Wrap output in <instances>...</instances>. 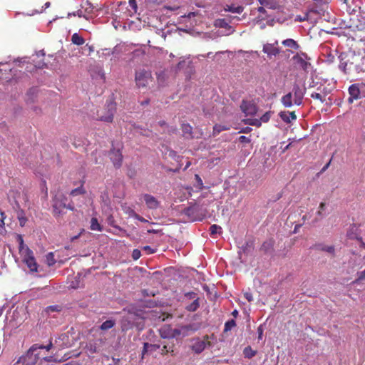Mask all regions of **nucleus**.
<instances>
[{"label":"nucleus","mask_w":365,"mask_h":365,"mask_svg":"<svg viewBox=\"0 0 365 365\" xmlns=\"http://www.w3.org/2000/svg\"><path fill=\"white\" fill-rule=\"evenodd\" d=\"M61 310V307L58 305H51L46 308V312L48 313L54 312H60Z\"/></svg>","instance_id":"obj_38"},{"label":"nucleus","mask_w":365,"mask_h":365,"mask_svg":"<svg viewBox=\"0 0 365 365\" xmlns=\"http://www.w3.org/2000/svg\"><path fill=\"white\" fill-rule=\"evenodd\" d=\"M134 218L138 220H139V221H140V222H148L145 218H143V217H141L138 214H137Z\"/></svg>","instance_id":"obj_57"},{"label":"nucleus","mask_w":365,"mask_h":365,"mask_svg":"<svg viewBox=\"0 0 365 365\" xmlns=\"http://www.w3.org/2000/svg\"><path fill=\"white\" fill-rule=\"evenodd\" d=\"M282 44L284 46L293 48L294 50H298L299 48V45L297 43L296 41L292 38H287L282 41Z\"/></svg>","instance_id":"obj_25"},{"label":"nucleus","mask_w":365,"mask_h":365,"mask_svg":"<svg viewBox=\"0 0 365 365\" xmlns=\"http://www.w3.org/2000/svg\"><path fill=\"white\" fill-rule=\"evenodd\" d=\"M66 207V197L63 195H56L53 199V215L58 217L62 215L63 209Z\"/></svg>","instance_id":"obj_5"},{"label":"nucleus","mask_w":365,"mask_h":365,"mask_svg":"<svg viewBox=\"0 0 365 365\" xmlns=\"http://www.w3.org/2000/svg\"><path fill=\"white\" fill-rule=\"evenodd\" d=\"M90 228L91 230L96 231H102L103 230L102 226L98 223V221L96 217L91 218Z\"/></svg>","instance_id":"obj_33"},{"label":"nucleus","mask_w":365,"mask_h":365,"mask_svg":"<svg viewBox=\"0 0 365 365\" xmlns=\"http://www.w3.org/2000/svg\"><path fill=\"white\" fill-rule=\"evenodd\" d=\"M364 279H365V269L358 273V277L354 282L358 283Z\"/></svg>","instance_id":"obj_46"},{"label":"nucleus","mask_w":365,"mask_h":365,"mask_svg":"<svg viewBox=\"0 0 365 365\" xmlns=\"http://www.w3.org/2000/svg\"><path fill=\"white\" fill-rule=\"evenodd\" d=\"M71 15H73V16L77 15L78 17L84 16L83 11L81 10L77 11L76 14V13H73V14L69 13L68 14V16H70Z\"/></svg>","instance_id":"obj_55"},{"label":"nucleus","mask_w":365,"mask_h":365,"mask_svg":"<svg viewBox=\"0 0 365 365\" xmlns=\"http://www.w3.org/2000/svg\"><path fill=\"white\" fill-rule=\"evenodd\" d=\"M330 163H331V160H329V162L324 166V168H322V172L325 171L328 168V167L329 166Z\"/></svg>","instance_id":"obj_61"},{"label":"nucleus","mask_w":365,"mask_h":365,"mask_svg":"<svg viewBox=\"0 0 365 365\" xmlns=\"http://www.w3.org/2000/svg\"><path fill=\"white\" fill-rule=\"evenodd\" d=\"M86 192L85 188L83 187V182L81 183V186L78 187L72 190L70 192V195L72 197L77 196L78 195H84Z\"/></svg>","instance_id":"obj_30"},{"label":"nucleus","mask_w":365,"mask_h":365,"mask_svg":"<svg viewBox=\"0 0 365 365\" xmlns=\"http://www.w3.org/2000/svg\"><path fill=\"white\" fill-rule=\"evenodd\" d=\"M279 115L281 118V119L287 123H290L291 120L297 119V115L295 114V112H294V111H292V112L281 111L279 113Z\"/></svg>","instance_id":"obj_18"},{"label":"nucleus","mask_w":365,"mask_h":365,"mask_svg":"<svg viewBox=\"0 0 365 365\" xmlns=\"http://www.w3.org/2000/svg\"><path fill=\"white\" fill-rule=\"evenodd\" d=\"M143 250L146 251L148 254H153L155 252V250L148 245L144 246Z\"/></svg>","instance_id":"obj_51"},{"label":"nucleus","mask_w":365,"mask_h":365,"mask_svg":"<svg viewBox=\"0 0 365 365\" xmlns=\"http://www.w3.org/2000/svg\"><path fill=\"white\" fill-rule=\"evenodd\" d=\"M274 240H269L265 241L261 246V250L264 253L271 252L273 250Z\"/></svg>","instance_id":"obj_23"},{"label":"nucleus","mask_w":365,"mask_h":365,"mask_svg":"<svg viewBox=\"0 0 365 365\" xmlns=\"http://www.w3.org/2000/svg\"><path fill=\"white\" fill-rule=\"evenodd\" d=\"M244 297L250 302L253 300L252 294L250 292H245Z\"/></svg>","instance_id":"obj_52"},{"label":"nucleus","mask_w":365,"mask_h":365,"mask_svg":"<svg viewBox=\"0 0 365 365\" xmlns=\"http://www.w3.org/2000/svg\"><path fill=\"white\" fill-rule=\"evenodd\" d=\"M46 262L48 266H53L56 263L53 252H49L46 255Z\"/></svg>","instance_id":"obj_37"},{"label":"nucleus","mask_w":365,"mask_h":365,"mask_svg":"<svg viewBox=\"0 0 365 365\" xmlns=\"http://www.w3.org/2000/svg\"><path fill=\"white\" fill-rule=\"evenodd\" d=\"M307 19L306 17H301L300 16H296V19H295V21H299V22H302V21H304Z\"/></svg>","instance_id":"obj_59"},{"label":"nucleus","mask_w":365,"mask_h":365,"mask_svg":"<svg viewBox=\"0 0 365 365\" xmlns=\"http://www.w3.org/2000/svg\"><path fill=\"white\" fill-rule=\"evenodd\" d=\"M330 93V90L327 86L320 83L316 90L311 93L310 96L314 100H318L321 103H324L327 101V96Z\"/></svg>","instance_id":"obj_6"},{"label":"nucleus","mask_w":365,"mask_h":365,"mask_svg":"<svg viewBox=\"0 0 365 365\" xmlns=\"http://www.w3.org/2000/svg\"><path fill=\"white\" fill-rule=\"evenodd\" d=\"M215 26L220 28H226L228 26V24L225 19H217L215 21Z\"/></svg>","instance_id":"obj_40"},{"label":"nucleus","mask_w":365,"mask_h":365,"mask_svg":"<svg viewBox=\"0 0 365 365\" xmlns=\"http://www.w3.org/2000/svg\"><path fill=\"white\" fill-rule=\"evenodd\" d=\"M232 316H233V317H237V315H238V312H237V310L235 309V310L232 312Z\"/></svg>","instance_id":"obj_63"},{"label":"nucleus","mask_w":365,"mask_h":365,"mask_svg":"<svg viewBox=\"0 0 365 365\" xmlns=\"http://www.w3.org/2000/svg\"><path fill=\"white\" fill-rule=\"evenodd\" d=\"M116 111V104L114 102H108L106 108L98 112V119L101 121L111 123Z\"/></svg>","instance_id":"obj_4"},{"label":"nucleus","mask_w":365,"mask_h":365,"mask_svg":"<svg viewBox=\"0 0 365 365\" xmlns=\"http://www.w3.org/2000/svg\"><path fill=\"white\" fill-rule=\"evenodd\" d=\"M42 360L46 362L56 361L55 359H53V356H45L42 359Z\"/></svg>","instance_id":"obj_56"},{"label":"nucleus","mask_w":365,"mask_h":365,"mask_svg":"<svg viewBox=\"0 0 365 365\" xmlns=\"http://www.w3.org/2000/svg\"><path fill=\"white\" fill-rule=\"evenodd\" d=\"M177 130H178V129H177V128H176V127H172V128H170V133H176V132H177Z\"/></svg>","instance_id":"obj_64"},{"label":"nucleus","mask_w":365,"mask_h":365,"mask_svg":"<svg viewBox=\"0 0 365 365\" xmlns=\"http://www.w3.org/2000/svg\"><path fill=\"white\" fill-rule=\"evenodd\" d=\"M128 4L130 7L132 9V11H130V12H132L133 14H135L138 10V5L136 0H128Z\"/></svg>","instance_id":"obj_39"},{"label":"nucleus","mask_w":365,"mask_h":365,"mask_svg":"<svg viewBox=\"0 0 365 365\" xmlns=\"http://www.w3.org/2000/svg\"><path fill=\"white\" fill-rule=\"evenodd\" d=\"M5 213L0 210V227H3L4 226V220H5Z\"/></svg>","instance_id":"obj_49"},{"label":"nucleus","mask_w":365,"mask_h":365,"mask_svg":"<svg viewBox=\"0 0 365 365\" xmlns=\"http://www.w3.org/2000/svg\"><path fill=\"white\" fill-rule=\"evenodd\" d=\"M192 341L193 343L191 346V349L195 354H200L205 350L206 346H210L208 335L204 336L202 339L197 338L193 339Z\"/></svg>","instance_id":"obj_7"},{"label":"nucleus","mask_w":365,"mask_h":365,"mask_svg":"<svg viewBox=\"0 0 365 365\" xmlns=\"http://www.w3.org/2000/svg\"><path fill=\"white\" fill-rule=\"evenodd\" d=\"M261 5L271 9H276L279 7L278 0H258Z\"/></svg>","instance_id":"obj_22"},{"label":"nucleus","mask_w":365,"mask_h":365,"mask_svg":"<svg viewBox=\"0 0 365 365\" xmlns=\"http://www.w3.org/2000/svg\"><path fill=\"white\" fill-rule=\"evenodd\" d=\"M278 44V41H276L274 43H267L263 46V52L267 53L268 56L272 57V56H276L280 52L279 49L276 47Z\"/></svg>","instance_id":"obj_15"},{"label":"nucleus","mask_w":365,"mask_h":365,"mask_svg":"<svg viewBox=\"0 0 365 365\" xmlns=\"http://www.w3.org/2000/svg\"><path fill=\"white\" fill-rule=\"evenodd\" d=\"M339 68L344 73H358L361 70L360 63L361 58L354 53H341L339 56Z\"/></svg>","instance_id":"obj_1"},{"label":"nucleus","mask_w":365,"mask_h":365,"mask_svg":"<svg viewBox=\"0 0 365 365\" xmlns=\"http://www.w3.org/2000/svg\"><path fill=\"white\" fill-rule=\"evenodd\" d=\"M141 256V252L138 249L133 250L132 252V257L134 260L138 259Z\"/></svg>","instance_id":"obj_42"},{"label":"nucleus","mask_w":365,"mask_h":365,"mask_svg":"<svg viewBox=\"0 0 365 365\" xmlns=\"http://www.w3.org/2000/svg\"><path fill=\"white\" fill-rule=\"evenodd\" d=\"M37 347L32 346L24 356L23 365H35L38 359V354L36 353Z\"/></svg>","instance_id":"obj_11"},{"label":"nucleus","mask_w":365,"mask_h":365,"mask_svg":"<svg viewBox=\"0 0 365 365\" xmlns=\"http://www.w3.org/2000/svg\"><path fill=\"white\" fill-rule=\"evenodd\" d=\"M259 13H262V14H264L266 12V10L263 7V6H259L258 9H257Z\"/></svg>","instance_id":"obj_60"},{"label":"nucleus","mask_w":365,"mask_h":365,"mask_svg":"<svg viewBox=\"0 0 365 365\" xmlns=\"http://www.w3.org/2000/svg\"><path fill=\"white\" fill-rule=\"evenodd\" d=\"M115 324V320L109 319L106 320V322H103L102 324L100 327V329L103 331L108 330L111 328H113Z\"/></svg>","instance_id":"obj_32"},{"label":"nucleus","mask_w":365,"mask_h":365,"mask_svg":"<svg viewBox=\"0 0 365 365\" xmlns=\"http://www.w3.org/2000/svg\"><path fill=\"white\" fill-rule=\"evenodd\" d=\"M66 208L70 210H74V207L73 205H71V204H68V205H66Z\"/></svg>","instance_id":"obj_62"},{"label":"nucleus","mask_w":365,"mask_h":365,"mask_svg":"<svg viewBox=\"0 0 365 365\" xmlns=\"http://www.w3.org/2000/svg\"><path fill=\"white\" fill-rule=\"evenodd\" d=\"M240 108L246 115H252L255 113V107L249 101L243 100L240 105Z\"/></svg>","instance_id":"obj_17"},{"label":"nucleus","mask_w":365,"mask_h":365,"mask_svg":"<svg viewBox=\"0 0 365 365\" xmlns=\"http://www.w3.org/2000/svg\"><path fill=\"white\" fill-rule=\"evenodd\" d=\"M245 357L251 359L257 354L256 351L252 350L250 346L245 347L243 351Z\"/></svg>","instance_id":"obj_34"},{"label":"nucleus","mask_w":365,"mask_h":365,"mask_svg":"<svg viewBox=\"0 0 365 365\" xmlns=\"http://www.w3.org/2000/svg\"><path fill=\"white\" fill-rule=\"evenodd\" d=\"M271 117L270 112H266L264 115L260 118V121L263 123H267Z\"/></svg>","instance_id":"obj_44"},{"label":"nucleus","mask_w":365,"mask_h":365,"mask_svg":"<svg viewBox=\"0 0 365 365\" xmlns=\"http://www.w3.org/2000/svg\"><path fill=\"white\" fill-rule=\"evenodd\" d=\"M24 262L26 263L31 272H37L38 264L31 249H26V255L22 256Z\"/></svg>","instance_id":"obj_10"},{"label":"nucleus","mask_w":365,"mask_h":365,"mask_svg":"<svg viewBox=\"0 0 365 365\" xmlns=\"http://www.w3.org/2000/svg\"><path fill=\"white\" fill-rule=\"evenodd\" d=\"M314 249L319 251L328 252L332 256L335 255V248L333 245H324L322 244H317L314 246Z\"/></svg>","instance_id":"obj_20"},{"label":"nucleus","mask_w":365,"mask_h":365,"mask_svg":"<svg viewBox=\"0 0 365 365\" xmlns=\"http://www.w3.org/2000/svg\"><path fill=\"white\" fill-rule=\"evenodd\" d=\"M221 229L222 228H221L220 226L214 224V225H211L210 227V234L212 235H213L217 233L218 230H221Z\"/></svg>","instance_id":"obj_41"},{"label":"nucleus","mask_w":365,"mask_h":365,"mask_svg":"<svg viewBox=\"0 0 365 365\" xmlns=\"http://www.w3.org/2000/svg\"><path fill=\"white\" fill-rule=\"evenodd\" d=\"M182 135L187 139L194 138L192 135V127L189 123H182L181 125Z\"/></svg>","instance_id":"obj_19"},{"label":"nucleus","mask_w":365,"mask_h":365,"mask_svg":"<svg viewBox=\"0 0 365 365\" xmlns=\"http://www.w3.org/2000/svg\"><path fill=\"white\" fill-rule=\"evenodd\" d=\"M293 59L296 61V63L304 71L308 68L309 63L306 61L302 57L299 55H296L293 57Z\"/></svg>","instance_id":"obj_24"},{"label":"nucleus","mask_w":365,"mask_h":365,"mask_svg":"<svg viewBox=\"0 0 365 365\" xmlns=\"http://www.w3.org/2000/svg\"><path fill=\"white\" fill-rule=\"evenodd\" d=\"M198 300H199L198 298L195 299L190 304H189L187 307V310H188L189 312L196 311L200 306Z\"/></svg>","instance_id":"obj_35"},{"label":"nucleus","mask_w":365,"mask_h":365,"mask_svg":"<svg viewBox=\"0 0 365 365\" xmlns=\"http://www.w3.org/2000/svg\"><path fill=\"white\" fill-rule=\"evenodd\" d=\"M174 346L175 344L173 343L171 345H164L161 350V354L166 355L167 354L170 353L172 356H175V353L174 351Z\"/></svg>","instance_id":"obj_29"},{"label":"nucleus","mask_w":365,"mask_h":365,"mask_svg":"<svg viewBox=\"0 0 365 365\" xmlns=\"http://www.w3.org/2000/svg\"><path fill=\"white\" fill-rule=\"evenodd\" d=\"M109 155L115 167L119 168L121 166L123 155L119 150H111Z\"/></svg>","instance_id":"obj_14"},{"label":"nucleus","mask_w":365,"mask_h":365,"mask_svg":"<svg viewBox=\"0 0 365 365\" xmlns=\"http://www.w3.org/2000/svg\"><path fill=\"white\" fill-rule=\"evenodd\" d=\"M257 334H258V339H262V335H263V329H262V326H259L257 328Z\"/></svg>","instance_id":"obj_53"},{"label":"nucleus","mask_w":365,"mask_h":365,"mask_svg":"<svg viewBox=\"0 0 365 365\" xmlns=\"http://www.w3.org/2000/svg\"><path fill=\"white\" fill-rule=\"evenodd\" d=\"M238 140H239V142H240L242 143H250V138L246 137V136H245V135L240 136Z\"/></svg>","instance_id":"obj_50"},{"label":"nucleus","mask_w":365,"mask_h":365,"mask_svg":"<svg viewBox=\"0 0 365 365\" xmlns=\"http://www.w3.org/2000/svg\"><path fill=\"white\" fill-rule=\"evenodd\" d=\"M180 334V331L172 329L170 327H163L160 329V335L163 339H173Z\"/></svg>","instance_id":"obj_13"},{"label":"nucleus","mask_w":365,"mask_h":365,"mask_svg":"<svg viewBox=\"0 0 365 365\" xmlns=\"http://www.w3.org/2000/svg\"><path fill=\"white\" fill-rule=\"evenodd\" d=\"M150 344L148 343V342H145L144 344H143V351H142V358L144 357V355L148 351H150Z\"/></svg>","instance_id":"obj_48"},{"label":"nucleus","mask_w":365,"mask_h":365,"mask_svg":"<svg viewBox=\"0 0 365 365\" xmlns=\"http://www.w3.org/2000/svg\"><path fill=\"white\" fill-rule=\"evenodd\" d=\"M34 346H36L37 347V351H36V353H38L39 354V351H38V349H46L47 351H49L52 346H53V344L51 341L49 342V344L46 346H38L36 344H34Z\"/></svg>","instance_id":"obj_43"},{"label":"nucleus","mask_w":365,"mask_h":365,"mask_svg":"<svg viewBox=\"0 0 365 365\" xmlns=\"http://www.w3.org/2000/svg\"><path fill=\"white\" fill-rule=\"evenodd\" d=\"M235 326H236L235 321L234 319H230L225 322L224 331H230Z\"/></svg>","instance_id":"obj_36"},{"label":"nucleus","mask_w":365,"mask_h":365,"mask_svg":"<svg viewBox=\"0 0 365 365\" xmlns=\"http://www.w3.org/2000/svg\"><path fill=\"white\" fill-rule=\"evenodd\" d=\"M143 197L148 208L155 210L159 207L160 202L154 196L150 194H144Z\"/></svg>","instance_id":"obj_12"},{"label":"nucleus","mask_w":365,"mask_h":365,"mask_svg":"<svg viewBox=\"0 0 365 365\" xmlns=\"http://www.w3.org/2000/svg\"><path fill=\"white\" fill-rule=\"evenodd\" d=\"M225 10L232 13L241 14L243 11L244 8L242 6H235L234 5H227L226 8H225Z\"/></svg>","instance_id":"obj_31"},{"label":"nucleus","mask_w":365,"mask_h":365,"mask_svg":"<svg viewBox=\"0 0 365 365\" xmlns=\"http://www.w3.org/2000/svg\"><path fill=\"white\" fill-rule=\"evenodd\" d=\"M325 207H326V203L325 202H321L319 204V210L317 211V214L319 215V216H321L322 217L323 216V211L325 210Z\"/></svg>","instance_id":"obj_45"},{"label":"nucleus","mask_w":365,"mask_h":365,"mask_svg":"<svg viewBox=\"0 0 365 365\" xmlns=\"http://www.w3.org/2000/svg\"><path fill=\"white\" fill-rule=\"evenodd\" d=\"M18 242H19V251L21 255V256H24L26 255V249H29V247L24 245V239L21 235H19L17 237Z\"/></svg>","instance_id":"obj_26"},{"label":"nucleus","mask_w":365,"mask_h":365,"mask_svg":"<svg viewBox=\"0 0 365 365\" xmlns=\"http://www.w3.org/2000/svg\"><path fill=\"white\" fill-rule=\"evenodd\" d=\"M19 223H20L21 226H24V225L26 222V219L25 217H19Z\"/></svg>","instance_id":"obj_58"},{"label":"nucleus","mask_w":365,"mask_h":365,"mask_svg":"<svg viewBox=\"0 0 365 365\" xmlns=\"http://www.w3.org/2000/svg\"><path fill=\"white\" fill-rule=\"evenodd\" d=\"M151 81V74L145 71H140L135 74V82L138 88H145Z\"/></svg>","instance_id":"obj_9"},{"label":"nucleus","mask_w":365,"mask_h":365,"mask_svg":"<svg viewBox=\"0 0 365 365\" xmlns=\"http://www.w3.org/2000/svg\"><path fill=\"white\" fill-rule=\"evenodd\" d=\"M229 129H230V127L227 125L216 124L213 127L212 135H213V136H216L220 132L224 131V130H227Z\"/></svg>","instance_id":"obj_28"},{"label":"nucleus","mask_w":365,"mask_h":365,"mask_svg":"<svg viewBox=\"0 0 365 365\" xmlns=\"http://www.w3.org/2000/svg\"><path fill=\"white\" fill-rule=\"evenodd\" d=\"M149 347H150V351H156L157 349H158L160 348V345L150 344Z\"/></svg>","instance_id":"obj_54"},{"label":"nucleus","mask_w":365,"mask_h":365,"mask_svg":"<svg viewBox=\"0 0 365 365\" xmlns=\"http://www.w3.org/2000/svg\"><path fill=\"white\" fill-rule=\"evenodd\" d=\"M136 315L134 313H129L128 315L122 317L120 324L123 332H126L132 329L135 326Z\"/></svg>","instance_id":"obj_8"},{"label":"nucleus","mask_w":365,"mask_h":365,"mask_svg":"<svg viewBox=\"0 0 365 365\" xmlns=\"http://www.w3.org/2000/svg\"><path fill=\"white\" fill-rule=\"evenodd\" d=\"M306 93V88L301 87L299 84L294 83L292 92L283 96L281 102L285 108H290L293 105L301 106Z\"/></svg>","instance_id":"obj_2"},{"label":"nucleus","mask_w":365,"mask_h":365,"mask_svg":"<svg viewBox=\"0 0 365 365\" xmlns=\"http://www.w3.org/2000/svg\"><path fill=\"white\" fill-rule=\"evenodd\" d=\"M349 93L350 97L349 98V102L352 103L354 100H357L360 98L361 92L357 85L353 84L349 88Z\"/></svg>","instance_id":"obj_16"},{"label":"nucleus","mask_w":365,"mask_h":365,"mask_svg":"<svg viewBox=\"0 0 365 365\" xmlns=\"http://www.w3.org/2000/svg\"><path fill=\"white\" fill-rule=\"evenodd\" d=\"M125 212L130 217H135L137 213L134 211V210L131 209L130 207H127L125 210Z\"/></svg>","instance_id":"obj_47"},{"label":"nucleus","mask_w":365,"mask_h":365,"mask_svg":"<svg viewBox=\"0 0 365 365\" xmlns=\"http://www.w3.org/2000/svg\"><path fill=\"white\" fill-rule=\"evenodd\" d=\"M86 348L91 354H93L98 351L99 344L97 341L91 340L88 342Z\"/></svg>","instance_id":"obj_21"},{"label":"nucleus","mask_w":365,"mask_h":365,"mask_svg":"<svg viewBox=\"0 0 365 365\" xmlns=\"http://www.w3.org/2000/svg\"><path fill=\"white\" fill-rule=\"evenodd\" d=\"M71 42L75 45L81 46L85 43V40L78 34L75 33L71 36Z\"/></svg>","instance_id":"obj_27"},{"label":"nucleus","mask_w":365,"mask_h":365,"mask_svg":"<svg viewBox=\"0 0 365 365\" xmlns=\"http://www.w3.org/2000/svg\"><path fill=\"white\" fill-rule=\"evenodd\" d=\"M184 214L192 221H201L205 217L207 210L198 205H193L185 208Z\"/></svg>","instance_id":"obj_3"}]
</instances>
